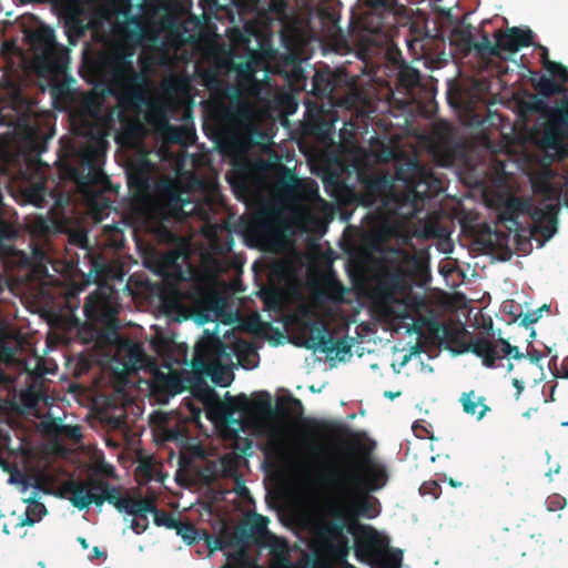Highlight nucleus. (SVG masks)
<instances>
[{
    "label": "nucleus",
    "instance_id": "nucleus-37",
    "mask_svg": "<svg viewBox=\"0 0 568 568\" xmlns=\"http://www.w3.org/2000/svg\"><path fill=\"white\" fill-rule=\"evenodd\" d=\"M544 91H545V93L550 94V93L555 92V89H552V85L549 84V88L544 89Z\"/></svg>",
    "mask_w": 568,
    "mask_h": 568
},
{
    "label": "nucleus",
    "instance_id": "nucleus-28",
    "mask_svg": "<svg viewBox=\"0 0 568 568\" xmlns=\"http://www.w3.org/2000/svg\"><path fill=\"white\" fill-rule=\"evenodd\" d=\"M154 60L159 64H170V62H171L170 48L166 49V52H156Z\"/></svg>",
    "mask_w": 568,
    "mask_h": 568
},
{
    "label": "nucleus",
    "instance_id": "nucleus-40",
    "mask_svg": "<svg viewBox=\"0 0 568 568\" xmlns=\"http://www.w3.org/2000/svg\"><path fill=\"white\" fill-rule=\"evenodd\" d=\"M530 415H531V410H528V412L525 413L526 417H530Z\"/></svg>",
    "mask_w": 568,
    "mask_h": 568
},
{
    "label": "nucleus",
    "instance_id": "nucleus-1",
    "mask_svg": "<svg viewBox=\"0 0 568 568\" xmlns=\"http://www.w3.org/2000/svg\"><path fill=\"white\" fill-rule=\"evenodd\" d=\"M387 480L383 465L371 458H343L334 467L331 486L334 496L322 498L313 490L305 491L300 499V511L304 520L315 529H325L329 518L347 527L355 537L356 555L372 568H399L402 551L388 548V538L371 526L357 524L356 518H374L379 508L368 491L382 488Z\"/></svg>",
    "mask_w": 568,
    "mask_h": 568
},
{
    "label": "nucleus",
    "instance_id": "nucleus-9",
    "mask_svg": "<svg viewBox=\"0 0 568 568\" xmlns=\"http://www.w3.org/2000/svg\"><path fill=\"white\" fill-rule=\"evenodd\" d=\"M205 546L209 549L210 554L222 550L224 555L227 557V562L225 568H256L255 561L248 557L244 547L241 545L236 548H233L227 542V536L223 535L217 538L210 537L203 534Z\"/></svg>",
    "mask_w": 568,
    "mask_h": 568
},
{
    "label": "nucleus",
    "instance_id": "nucleus-23",
    "mask_svg": "<svg viewBox=\"0 0 568 568\" xmlns=\"http://www.w3.org/2000/svg\"><path fill=\"white\" fill-rule=\"evenodd\" d=\"M551 121L556 124H568V94L564 99L562 108H557L551 113Z\"/></svg>",
    "mask_w": 568,
    "mask_h": 568
},
{
    "label": "nucleus",
    "instance_id": "nucleus-5",
    "mask_svg": "<svg viewBox=\"0 0 568 568\" xmlns=\"http://www.w3.org/2000/svg\"><path fill=\"white\" fill-rule=\"evenodd\" d=\"M68 494L72 504L79 508H84L93 503L102 504L104 500L115 507H128L123 501H119L120 490L100 480L73 481L68 487Z\"/></svg>",
    "mask_w": 568,
    "mask_h": 568
},
{
    "label": "nucleus",
    "instance_id": "nucleus-31",
    "mask_svg": "<svg viewBox=\"0 0 568 568\" xmlns=\"http://www.w3.org/2000/svg\"><path fill=\"white\" fill-rule=\"evenodd\" d=\"M513 385L517 388V395L519 396V395H520V393H521V392H523V389H524V384H523V382H520V381H519V379H517V378H514V381H513Z\"/></svg>",
    "mask_w": 568,
    "mask_h": 568
},
{
    "label": "nucleus",
    "instance_id": "nucleus-2",
    "mask_svg": "<svg viewBox=\"0 0 568 568\" xmlns=\"http://www.w3.org/2000/svg\"><path fill=\"white\" fill-rule=\"evenodd\" d=\"M297 200L293 205V224L305 232H317L332 219L331 205L318 196L317 186L305 182L296 190Z\"/></svg>",
    "mask_w": 568,
    "mask_h": 568
},
{
    "label": "nucleus",
    "instance_id": "nucleus-39",
    "mask_svg": "<svg viewBox=\"0 0 568 568\" xmlns=\"http://www.w3.org/2000/svg\"><path fill=\"white\" fill-rule=\"evenodd\" d=\"M342 568H355V567H353L349 564L345 562Z\"/></svg>",
    "mask_w": 568,
    "mask_h": 568
},
{
    "label": "nucleus",
    "instance_id": "nucleus-17",
    "mask_svg": "<svg viewBox=\"0 0 568 568\" xmlns=\"http://www.w3.org/2000/svg\"><path fill=\"white\" fill-rule=\"evenodd\" d=\"M162 87H163V91H164V97H163V101L161 102L162 103L161 110H159L156 113H151L148 116L150 122H153V123H156V124L160 123L161 120H162L163 110L164 109H171L176 103L175 99L172 97L171 89L176 87V89L179 91H184L185 90V85L183 83H181L180 81H178L176 79H168V80H165L163 82Z\"/></svg>",
    "mask_w": 568,
    "mask_h": 568
},
{
    "label": "nucleus",
    "instance_id": "nucleus-4",
    "mask_svg": "<svg viewBox=\"0 0 568 568\" xmlns=\"http://www.w3.org/2000/svg\"><path fill=\"white\" fill-rule=\"evenodd\" d=\"M34 68L39 74L51 78L63 69V57L59 52L53 31L45 27L38 28L31 36Z\"/></svg>",
    "mask_w": 568,
    "mask_h": 568
},
{
    "label": "nucleus",
    "instance_id": "nucleus-19",
    "mask_svg": "<svg viewBox=\"0 0 568 568\" xmlns=\"http://www.w3.org/2000/svg\"><path fill=\"white\" fill-rule=\"evenodd\" d=\"M20 338L8 329H0V359L10 361L14 352L20 347Z\"/></svg>",
    "mask_w": 568,
    "mask_h": 568
},
{
    "label": "nucleus",
    "instance_id": "nucleus-16",
    "mask_svg": "<svg viewBox=\"0 0 568 568\" xmlns=\"http://www.w3.org/2000/svg\"><path fill=\"white\" fill-rule=\"evenodd\" d=\"M532 33L530 30L514 28L498 37L497 43L500 49L516 51L520 47L528 45L531 42Z\"/></svg>",
    "mask_w": 568,
    "mask_h": 568
},
{
    "label": "nucleus",
    "instance_id": "nucleus-12",
    "mask_svg": "<svg viewBox=\"0 0 568 568\" xmlns=\"http://www.w3.org/2000/svg\"><path fill=\"white\" fill-rule=\"evenodd\" d=\"M473 352L483 358L486 366H493L496 358L504 356L518 357L519 352L504 339L488 341L478 339L473 344Z\"/></svg>",
    "mask_w": 568,
    "mask_h": 568
},
{
    "label": "nucleus",
    "instance_id": "nucleus-33",
    "mask_svg": "<svg viewBox=\"0 0 568 568\" xmlns=\"http://www.w3.org/2000/svg\"><path fill=\"white\" fill-rule=\"evenodd\" d=\"M89 557H90V558H97V559H99V558L103 557V552H102V551H100L97 547H94V548L92 549V554H90V555H89Z\"/></svg>",
    "mask_w": 568,
    "mask_h": 568
},
{
    "label": "nucleus",
    "instance_id": "nucleus-10",
    "mask_svg": "<svg viewBox=\"0 0 568 568\" xmlns=\"http://www.w3.org/2000/svg\"><path fill=\"white\" fill-rule=\"evenodd\" d=\"M203 404L207 418L220 430H226L229 418L233 416L235 410L241 408L237 400L229 399L223 402L213 392H207L203 396Z\"/></svg>",
    "mask_w": 568,
    "mask_h": 568
},
{
    "label": "nucleus",
    "instance_id": "nucleus-35",
    "mask_svg": "<svg viewBox=\"0 0 568 568\" xmlns=\"http://www.w3.org/2000/svg\"><path fill=\"white\" fill-rule=\"evenodd\" d=\"M99 10H100V14H101L102 18H108L109 17V10L108 9L101 7Z\"/></svg>",
    "mask_w": 568,
    "mask_h": 568
},
{
    "label": "nucleus",
    "instance_id": "nucleus-29",
    "mask_svg": "<svg viewBox=\"0 0 568 568\" xmlns=\"http://www.w3.org/2000/svg\"><path fill=\"white\" fill-rule=\"evenodd\" d=\"M420 493L422 494H432L435 498L438 497V485L436 483H430V484H424L422 487H420Z\"/></svg>",
    "mask_w": 568,
    "mask_h": 568
},
{
    "label": "nucleus",
    "instance_id": "nucleus-41",
    "mask_svg": "<svg viewBox=\"0 0 568 568\" xmlns=\"http://www.w3.org/2000/svg\"><path fill=\"white\" fill-rule=\"evenodd\" d=\"M224 433L232 432V428L227 426L226 430H223Z\"/></svg>",
    "mask_w": 568,
    "mask_h": 568
},
{
    "label": "nucleus",
    "instance_id": "nucleus-36",
    "mask_svg": "<svg viewBox=\"0 0 568 568\" xmlns=\"http://www.w3.org/2000/svg\"><path fill=\"white\" fill-rule=\"evenodd\" d=\"M308 312L314 316H322V314L314 306H312Z\"/></svg>",
    "mask_w": 568,
    "mask_h": 568
},
{
    "label": "nucleus",
    "instance_id": "nucleus-30",
    "mask_svg": "<svg viewBox=\"0 0 568 568\" xmlns=\"http://www.w3.org/2000/svg\"><path fill=\"white\" fill-rule=\"evenodd\" d=\"M165 386L170 388L171 390H178L179 388V381L175 376H170L169 381L165 383Z\"/></svg>",
    "mask_w": 568,
    "mask_h": 568
},
{
    "label": "nucleus",
    "instance_id": "nucleus-21",
    "mask_svg": "<svg viewBox=\"0 0 568 568\" xmlns=\"http://www.w3.org/2000/svg\"><path fill=\"white\" fill-rule=\"evenodd\" d=\"M546 52L542 54L544 67L550 72L552 75L557 77L559 81L566 83L568 81V71L561 64L552 62L546 59Z\"/></svg>",
    "mask_w": 568,
    "mask_h": 568
},
{
    "label": "nucleus",
    "instance_id": "nucleus-22",
    "mask_svg": "<svg viewBox=\"0 0 568 568\" xmlns=\"http://www.w3.org/2000/svg\"><path fill=\"white\" fill-rule=\"evenodd\" d=\"M285 245L284 234L280 230H275L272 233V236L264 242V246L266 250L278 252Z\"/></svg>",
    "mask_w": 568,
    "mask_h": 568
},
{
    "label": "nucleus",
    "instance_id": "nucleus-7",
    "mask_svg": "<svg viewBox=\"0 0 568 568\" xmlns=\"http://www.w3.org/2000/svg\"><path fill=\"white\" fill-rule=\"evenodd\" d=\"M9 483L16 485L18 490L23 495V501L29 503L24 514L26 518L21 519L17 525L24 526L39 521L45 514L44 505L33 500L39 494V488L18 473L10 476Z\"/></svg>",
    "mask_w": 568,
    "mask_h": 568
},
{
    "label": "nucleus",
    "instance_id": "nucleus-13",
    "mask_svg": "<svg viewBox=\"0 0 568 568\" xmlns=\"http://www.w3.org/2000/svg\"><path fill=\"white\" fill-rule=\"evenodd\" d=\"M146 210L150 219H181L184 213L180 197L172 194L171 191L150 201Z\"/></svg>",
    "mask_w": 568,
    "mask_h": 568
},
{
    "label": "nucleus",
    "instance_id": "nucleus-34",
    "mask_svg": "<svg viewBox=\"0 0 568 568\" xmlns=\"http://www.w3.org/2000/svg\"><path fill=\"white\" fill-rule=\"evenodd\" d=\"M281 267H282L283 276L287 277L290 275V272H291V266L287 263H284L283 265H281Z\"/></svg>",
    "mask_w": 568,
    "mask_h": 568
},
{
    "label": "nucleus",
    "instance_id": "nucleus-27",
    "mask_svg": "<svg viewBox=\"0 0 568 568\" xmlns=\"http://www.w3.org/2000/svg\"><path fill=\"white\" fill-rule=\"evenodd\" d=\"M551 150L554 151V154L558 156H564L566 154L564 142L559 136H554Z\"/></svg>",
    "mask_w": 568,
    "mask_h": 568
},
{
    "label": "nucleus",
    "instance_id": "nucleus-25",
    "mask_svg": "<svg viewBox=\"0 0 568 568\" xmlns=\"http://www.w3.org/2000/svg\"><path fill=\"white\" fill-rule=\"evenodd\" d=\"M287 458L291 460L292 464H294L297 468L300 469H303V470H307L311 468L312 466V460L304 456V455H301V454H296V453H290Z\"/></svg>",
    "mask_w": 568,
    "mask_h": 568
},
{
    "label": "nucleus",
    "instance_id": "nucleus-18",
    "mask_svg": "<svg viewBox=\"0 0 568 568\" xmlns=\"http://www.w3.org/2000/svg\"><path fill=\"white\" fill-rule=\"evenodd\" d=\"M460 402L465 413L476 416L477 419H481L489 410L485 398L476 395L474 392L463 394Z\"/></svg>",
    "mask_w": 568,
    "mask_h": 568
},
{
    "label": "nucleus",
    "instance_id": "nucleus-32",
    "mask_svg": "<svg viewBox=\"0 0 568 568\" xmlns=\"http://www.w3.org/2000/svg\"><path fill=\"white\" fill-rule=\"evenodd\" d=\"M70 437L74 438V439H79L81 437V433H80V429L78 427H73L70 429Z\"/></svg>",
    "mask_w": 568,
    "mask_h": 568
},
{
    "label": "nucleus",
    "instance_id": "nucleus-24",
    "mask_svg": "<svg viewBox=\"0 0 568 568\" xmlns=\"http://www.w3.org/2000/svg\"><path fill=\"white\" fill-rule=\"evenodd\" d=\"M176 534L181 536L182 539L187 544H192L199 537L197 530L193 526L187 524H180L176 527Z\"/></svg>",
    "mask_w": 568,
    "mask_h": 568
},
{
    "label": "nucleus",
    "instance_id": "nucleus-15",
    "mask_svg": "<svg viewBox=\"0 0 568 568\" xmlns=\"http://www.w3.org/2000/svg\"><path fill=\"white\" fill-rule=\"evenodd\" d=\"M534 227L531 230L532 237L542 246L556 233V223L554 219L552 207L547 205L542 212L534 213Z\"/></svg>",
    "mask_w": 568,
    "mask_h": 568
},
{
    "label": "nucleus",
    "instance_id": "nucleus-42",
    "mask_svg": "<svg viewBox=\"0 0 568 568\" xmlns=\"http://www.w3.org/2000/svg\"><path fill=\"white\" fill-rule=\"evenodd\" d=\"M94 6H100L98 0H93Z\"/></svg>",
    "mask_w": 568,
    "mask_h": 568
},
{
    "label": "nucleus",
    "instance_id": "nucleus-6",
    "mask_svg": "<svg viewBox=\"0 0 568 568\" xmlns=\"http://www.w3.org/2000/svg\"><path fill=\"white\" fill-rule=\"evenodd\" d=\"M119 501H123L129 507H116L120 511H124L133 516L131 527L136 534L143 532L148 528V516L152 515L156 525H169L165 518L155 511L152 498L134 499L129 495L119 496Z\"/></svg>",
    "mask_w": 568,
    "mask_h": 568
},
{
    "label": "nucleus",
    "instance_id": "nucleus-8",
    "mask_svg": "<svg viewBox=\"0 0 568 568\" xmlns=\"http://www.w3.org/2000/svg\"><path fill=\"white\" fill-rule=\"evenodd\" d=\"M253 124V115L251 111H246L245 120L240 121L225 132L222 140V148L227 154L239 156L246 151L250 144Z\"/></svg>",
    "mask_w": 568,
    "mask_h": 568
},
{
    "label": "nucleus",
    "instance_id": "nucleus-20",
    "mask_svg": "<svg viewBox=\"0 0 568 568\" xmlns=\"http://www.w3.org/2000/svg\"><path fill=\"white\" fill-rule=\"evenodd\" d=\"M388 310L394 316H396L398 318L413 317V313H414V307L407 300L392 301L388 305Z\"/></svg>",
    "mask_w": 568,
    "mask_h": 568
},
{
    "label": "nucleus",
    "instance_id": "nucleus-38",
    "mask_svg": "<svg viewBox=\"0 0 568 568\" xmlns=\"http://www.w3.org/2000/svg\"><path fill=\"white\" fill-rule=\"evenodd\" d=\"M79 541H80V544L82 545V547H83L84 549H87V548L89 547V545H88V542L85 541V539L80 538V539H79Z\"/></svg>",
    "mask_w": 568,
    "mask_h": 568
},
{
    "label": "nucleus",
    "instance_id": "nucleus-3",
    "mask_svg": "<svg viewBox=\"0 0 568 568\" xmlns=\"http://www.w3.org/2000/svg\"><path fill=\"white\" fill-rule=\"evenodd\" d=\"M195 361L215 384L224 387L233 381V373L230 368L232 358L222 349L220 342L214 339L200 342L195 349Z\"/></svg>",
    "mask_w": 568,
    "mask_h": 568
},
{
    "label": "nucleus",
    "instance_id": "nucleus-11",
    "mask_svg": "<svg viewBox=\"0 0 568 568\" xmlns=\"http://www.w3.org/2000/svg\"><path fill=\"white\" fill-rule=\"evenodd\" d=\"M253 433L264 435L277 448H284L287 427L285 423L270 414H258L254 417Z\"/></svg>",
    "mask_w": 568,
    "mask_h": 568
},
{
    "label": "nucleus",
    "instance_id": "nucleus-26",
    "mask_svg": "<svg viewBox=\"0 0 568 568\" xmlns=\"http://www.w3.org/2000/svg\"><path fill=\"white\" fill-rule=\"evenodd\" d=\"M28 192V197L31 202L37 203L40 201L43 196V181L40 179L39 181L34 182L32 184V187L30 190L26 189Z\"/></svg>",
    "mask_w": 568,
    "mask_h": 568
},
{
    "label": "nucleus",
    "instance_id": "nucleus-14",
    "mask_svg": "<svg viewBox=\"0 0 568 568\" xmlns=\"http://www.w3.org/2000/svg\"><path fill=\"white\" fill-rule=\"evenodd\" d=\"M114 361L122 365L123 371L136 369L144 363V354L140 345L129 341H119L114 346Z\"/></svg>",
    "mask_w": 568,
    "mask_h": 568
}]
</instances>
